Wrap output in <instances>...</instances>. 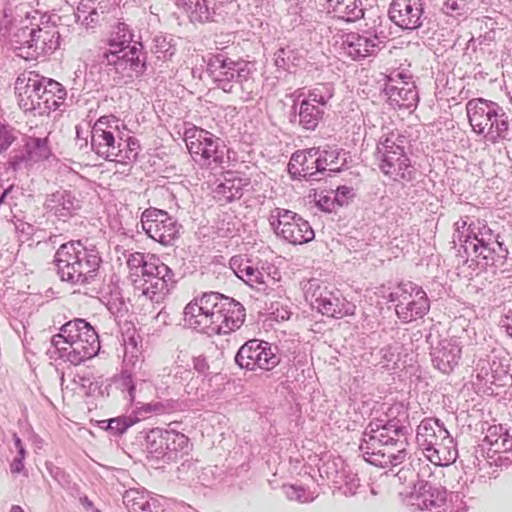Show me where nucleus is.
Listing matches in <instances>:
<instances>
[{"label": "nucleus", "instance_id": "nucleus-28", "mask_svg": "<svg viewBox=\"0 0 512 512\" xmlns=\"http://www.w3.org/2000/svg\"><path fill=\"white\" fill-rule=\"evenodd\" d=\"M30 39L27 41L30 48H34L37 53H44L47 44L52 41L50 31L42 28H33L30 30Z\"/></svg>", "mask_w": 512, "mask_h": 512}, {"label": "nucleus", "instance_id": "nucleus-24", "mask_svg": "<svg viewBox=\"0 0 512 512\" xmlns=\"http://www.w3.org/2000/svg\"><path fill=\"white\" fill-rule=\"evenodd\" d=\"M247 179H243L232 172H227L224 180L217 186L216 193L226 202L239 199Z\"/></svg>", "mask_w": 512, "mask_h": 512}, {"label": "nucleus", "instance_id": "nucleus-34", "mask_svg": "<svg viewBox=\"0 0 512 512\" xmlns=\"http://www.w3.org/2000/svg\"><path fill=\"white\" fill-rule=\"evenodd\" d=\"M331 98V94L329 92H324L323 88L316 87L309 91L308 98L304 101H310V103L318 104L325 106L329 99Z\"/></svg>", "mask_w": 512, "mask_h": 512}, {"label": "nucleus", "instance_id": "nucleus-39", "mask_svg": "<svg viewBox=\"0 0 512 512\" xmlns=\"http://www.w3.org/2000/svg\"><path fill=\"white\" fill-rule=\"evenodd\" d=\"M193 368L198 373L204 374L209 370L210 366H209V363H208L206 357L197 356V357H194V359H193Z\"/></svg>", "mask_w": 512, "mask_h": 512}, {"label": "nucleus", "instance_id": "nucleus-27", "mask_svg": "<svg viewBox=\"0 0 512 512\" xmlns=\"http://www.w3.org/2000/svg\"><path fill=\"white\" fill-rule=\"evenodd\" d=\"M118 138L119 154L117 155L116 160L119 162H126L135 159L140 148L139 140L133 136H127L125 139L122 136H118Z\"/></svg>", "mask_w": 512, "mask_h": 512}, {"label": "nucleus", "instance_id": "nucleus-40", "mask_svg": "<svg viewBox=\"0 0 512 512\" xmlns=\"http://www.w3.org/2000/svg\"><path fill=\"white\" fill-rule=\"evenodd\" d=\"M11 472L16 474L24 469V462L22 459L15 458L10 465Z\"/></svg>", "mask_w": 512, "mask_h": 512}, {"label": "nucleus", "instance_id": "nucleus-33", "mask_svg": "<svg viewBox=\"0 0 512 512\" xmlns=\"http://www.w3.org/2000/svg\"><path fill=\"white\" fill-rule=\"evenodd\" d=\"M52 345L59 351L60 357L66 360L65 354L70 350V343L63 333V326L60 328V333L52 337Z\"/></svg>", "mask_w": 512, "mask_h": 512}, {"label": "nucleus", "instance_id": "nucleus-45", "mask_svg": "<svg viewBox=\"0 0 512 512\" xmlns=\"http://www.w3.org/2000/svg\"><path fill=\"white\" fill-rule=\"evenodd\" d=\"M9 512H25L19 505H13Z\"/></svg>", "mask_w": 512, "mask_h": 512}, {"label": "nucleus", "instance_id": "nucleus-37", "mask_svg": "<svg viewBox=\"0 0 512 512\" xmlns=\"http://www.w3.org/2000/svg\"><path fill=\"white\" fill-rule=\"evenodd\" d=\"M147 443V448L150 452H157V445L159 444L161 447L163 444V437L160 431H151V433L147 436Z\"/></svg>", "mask_w": 512, "mask_h": 512}, {"label": "nucleus", "instance_id": "nucleus-9", "mask_svg": "<svg viewBox=\"0 0 512 512\" xmlns=\"http://www.w3.org/2000/svg\"><path fill=\"white\" fill-rule=\"evenodd\" d=\"M235 362L250 371L271 370L278 364L279 359L268 342L252 339L240 347Z\"/></svg>", "mask_w": 512, "mask_h": 512}, {"label": "nucleus", "instance_id": "nucleus-49", "mask_svg": "<svg viewBox=\"0 0 512 512\" xmlns=\"http://www.w3.org/2000/svg\"><path fill=\"white\" fill-rule=\"evenodd\" d=\"M160 406L161 405L159 403L154 404L153 405V410H159Z\"/></svg>", "mask_w": 512, "mask_h": 512}, {"label": "nucleus", "instance_id": "nucleus-29", "mask_svg": "<svg viewBox=\"0 0 512 512\" xmlns=\"http://www.w3.org/2000/svg\"><path fill=\"white\" fill-rule=\"evenodd\" d=\"M328 8L340 17L355 16L356 0H327Z\"/></svg>", "mask_w": 512, "mask_h": 512}, {"label": "nucleus", "instance_id": "nucleus-11", "mask_svg": "<svg viewBox=\"0 0 512 512\" xmlns=\"http://www.w3.org/2000/svg\"><path fill=\"white\" fill-rule=\"evenodd\" d=\"M141 224L150 238L165 246L170 245L178 235L175 221L164 210L146 209L142 213Z\"/></svg>", "mask_w": 512, "mask_h": 512}, {"label": "nucleus", "instance_id": "nucleus-20", "mask_svg": "<svg viewBox=\"0 0 512 512\" xmlns=\"http://www.w3.org/2000/svg\"><path fill=\"white\" fill-rule=\"evenodd\" d=\"M318 309L323 315L337 319L353 316L356 312V306L353 303L332 293L318 299Z\"/></svg>", "mask_w": 512, "mask_h": 512}, {"label": "nucleus", "instance_id": "nucleus-4", "mask_svg": "<svg viewBox=\"0 0 512 512\" xmlns=\"http://www.w3.org/2000/svg\"><path fill=\"white\" fill-rule=\"evenodd\" d=\"M63 333L70 343L65 354L66 361L79 365L97 355L100 349L98 335L94 328L83 319H75L63 325Z\"/></svg>", "mask_w": 512, "mask_h": 512}, {"label": "nucleus", "instance_id": "nucleus-26", "mask_svg": "<svg viewBox=\"0 0 512 512\" xmlns=\"http://www.w3.org/2000/svg\"><path fill=\"white\" fill-rule=\"evenodd\" d=\"M323 111L310 101H302L299 110V123L306 130H314L322 118Z\"/></svg>", "mask_w": 512, "mask_h": 512}, {"label": "nucleus", "instance_id": "nucleus-22", "mask_svg": "<svg viewBox=\"0 0 512 512\" xmlns=\"http://www.w3.org/2000/svg\"><path fill=\"white\" fill-rule=\"evenodd\" d=\"M461 357V347L455 341H444L435 355L436 367L443 373H450Z\"/></svg>", "mask_w": 512, "mask_h": 512}, {"label": "nucleus", "instance_id": "nucleus-6", "mask_svg": "<svg viewBox=\"0 0 512 512\" xmlns=\"http://www.w3.org/2000/svg\"><path fill=\"white\" fill-rule=\"evenodd\" d=\"M47 86L56 88L59 83L46 80L33 71L20 74L15 82V95L19 107L24 111H32L41 107L42 100L48 103L47 94L51 93V90H48Z\"/></svg>", "mask_w": 512, "mask_h": 512}, {"label": "nucleus", "instance_id": "nucleus-7", "mask_svg": "<svg viewBox=\"0 0 512 512\" xmlns=\"http://www.w3.org/2000/svg\"><path fill=\"white\" fill-rule=\"evenodd\" d=\"M119 119L114 115H105L97 119L91 130L93 151L107 161L116 160L119 154Z\"/></svg>", "mask_w": 512, "mask_h": 512}, {"label": "nucleus", "instance_id": "nucleus-16", "mask_svg": "<svg viewBox=\"0 0 512 512\" xmlns=\"http://www.w3.org/2000/svg\"><path fill=\"white\" fill-rule=\"evenodd\" d=\"M377 36L365 37L355 32L343 36L342 49L352 60H359L374 54L380 45Z\"/></svg>", "mask_w": 512, "mask_h": 512}, {"label": "nucleus", "instance_id": "nucleus-46", "mask_svg": "<svg viewBox=\"0 0 512 512\" xmlns=\"http://www.w3.org/2000/svg\"><path fill=\"white\" fill-rule=\"evenodd\" d=\"M18 454L19 456L17 457L18 459H22L24 460V457H25V449L24 447H21L19 450H18Z\"/></svg>", "mask_w": 512, "mask_h": 512}, {"label": "nucleus", "instance_id": "nucleus-32", "mask_svg": "<svg viewBox=\"0 0 512 512\" xmlns=\"http://www.w3.org/2000/svg\"><path fill=\"white\" fill-rule=\"evenodd\" d=\"M317 156L319 158V161H317L318 172L325 171L327 169L331 171L336 169L335 165L337 156L335 151H321L318 148Z\"/></svg>", "mask_w": 512, "mask_h": 512}, {"label": "nucleus", "instance_id": "nucleus-17", "mask_svg": "<svg viewBox=\"0 0 512 512\" xmlns=\"http://www.w3.org/2000/svg\"><path fill=\"white\" fill-rule=\"evenodd\" d=\"M318 148L298 150L292 154L288 163V171L293 178H305L318 172Z\"/></svg>", "mask_w": 512, "mask_h": 512}, {"label": "nucleus", "instance_id": "nucleus-14", "mask_svg": "<svg viewBox=\"0 0 512 512\" xmlns=\"http://www.w3.org/2000/svg\"><path fill=\"white\" fill-rule=\"evenodd\" d=\"M498 105L483 98L469 100L466 104V112L473 131L483 134L494 126V118L498 117Z\"/></svg>", "mask_w": 512, "mask_h": 512}, {"label": "nucleus", "instance_id": "nucleus-38", "mask_svg": "<svg viewBox=\"0 0 512 512\" xmlns=\"http://www.w3.org/2000/svg\"><path fill=\"white\" fill-rule=\"evenodd\" d=\"M144 262H145V260H144V256H143V254H141V253H135V254H132V255L129 257V259H128V261H127V264H128V266H129L130 268H133V267H134V268L136 269V273H135V275L139 276V275H138V270H139V269L141 270L142 265H143V263H144Z\"/></svg>", "mask_w": 512, "mask_h": 512}, {"label": "nucleus", "instance_id": "nucleus-48", "mask_svg": "<svg viewBox=\"0 0 512 512\" xmlns=\"http://www.w3.org/2000/svg\"><path fill=\"white\" fill-rule=\"evenodd\" d=\"M93 16H98V15H97V13H96V11H94V10H93V11L91 12V14H90L91 22H93V21H94Z\"/></svg>", "mask_w": 512, "mask_h": 512}, {"label": "nucleus", "instance_id": "nucleus-50", "mask_svg": "<svg viewBox=\"0 0 512 512\" xmlns=\"http://www.w3.org/2000/svg\"><path fill=\"white\" fill-rule=\"evenodd\" d=\"M425 508H429V505L424 502Z\"/></svg>", "mask_w": 512, "mask_h": 512}, {"label": "nucleus", "instance_id": "nucleus-2", "mask_svg": "<svg viewBox=\"0 0 512 512\" xmlns=\"http://www.w3.org/2000/svg\"><path fill=\"white\" fill-rule=\"evenodd\" d=\"M55 262L62 280L78 282L99 267L100 258L88 253L79 241L62 244L55 254Z\"/></svg>", "mask_w": 512, "mask_h": 512}, {"label": "nucleus", "instance_id": "nucleus-43", "mask_svg": "<svg viewBox=\"0 0 512 512\" xmlns=\"http://www.w3.org/2000/svg\"><path fill=\"white\" fill-rule=\"evenodd\" d=\"M120 422H121V420H120V419H111V420L109 421V428L113 429V428H114V427H113V424H114V423H116V424H117V426H118V425L120 424ZM126 428H127V425H126V424H124L122 428H118V427H117L118 431H119V432H121V433H122V432H124V431L126 430Z\"/></svg>", "mask_w": 512, "mask_h": 512}, {"label": "nucleus", "instance_id": "nucleus-8", "mask_svg": "<svg viewBox=\"0 0 512 512\" xmlns=\"http://www.w3.org/2000/svg\"><path fill=\"white\" fill-rule=\"evenodd\" d=\"M185 136L186 146L196 162L209 166L212 162L220 163L222 161L220 138L197 127L187 130Z\"/></svg>", "mask_w": 512, "mask_h": 512}, {"label": "nucleus", "instance_id": "nucleus-19", "mask_svg": "<svg viewBox=\"0 0 512 512\" xmlns=\"http://www.w3.org/2000/svg\"><path fill=\"white\" fill-rule=\"evenodd\" d=\"M424 453L427 459L437 466H448L457 458V450L449 432L445 438L426 448Z\"/></svg>", "mask_w": 512, "mask_h": 512}, {"label": "nucleus", "instance_id": "nucleus-10", "mask_svg": "<svg viewBox=\"0 0 512 512\" xmlns=\"http://www.w3.org/2000/svg\"><path fill=\"white\" fill-rule=\"evenodd\" d=\"M237 262V259H232V264L237 266L236 275L250 287L266 295L281 281L280 271L272 265L259 269L250 260H242L239 264Z\"/></svg>", "mask_w": 512, "mask_h": 512}, {"label": "nucleus", "instance_id": "nucleus-47", "mask_svg": "<svg viewBox=\"0 0 512 512\" xmlns=\"http://www.w3.org/2000/svg\"><path fill=\"white\" fill-rule=\"evenodd\" d=\"M15 446L16 448L19 450L21 447H24L23 444H22V441L20 438L16 437L15 438Z\"/></svg>", "mask_w": 512, "mask_h": 512}, {"label": "nucleus", "instance_id": "nucleus-12", "mask_svg": "<svg viewBox=\"0 0 512 512\" xmlns=\"http://www.w3.org/2000/svg\"><path fill=\"white\" fill-rule=\"evenodd\" d=\"M141 276L142 278L133 279L134 287L152 299L157 291L163 288L164 283L171 279L172 273L159 258L151 256L143 263Z\"/></svg>", "mask_w": 512, "mask_h": 512}, {"label": "nucleus", "instance_id": "nucleus-35", "mask_svg": "<svg viewBox=\"0 0 512 512\" xmlns=\"http://www.w3.org/2000/svg\"><path fill=\"white\" fill-rule=\"evenodd\" d=\"M354 197V191L352 187L340 186L336 189L334 199L337 206L342 207L348 205Z\"/></svg>", "mask_w": 512, "mask_h": 512}, {"label": "nucleus", "instance_id": "nucleus-36", "mask_svg": "<svg viewBox=\"0 0 512 512\" xmlns=\"http://www.w3.org/2000/svg\"><path fill=\"white\" fill-rule=\"evenodd\" d=\"M15 140L13 129L6 125H0V153L7 150Z\"/></svg>", "mask_w": 512, "mask_h": 512}, {"label": "nucleus", "instance_id": "nucleus-31", "mask_svg": "<svg viewBox=\"0 0 512 512\" xmlns=\"http://www.w3.org/2000/svg\"><path fill=\"white\" fill-rule=\"evenodd\" d=\"M313 200L315 201L316 205L325 212H332L336 209L337 204L334 199L332 198L331 193L324 191H317L315 190L313 195Z\"/></svg>", "mask_w": 512, "mask_h": 512}, {"label": "nucleus", "instance_id": "nucleus-3", "mask_svg": "<svg viewBox=\"0 0 512 512\" xmlns=\"http://www.w3.org/2000/svg\"><path fill=\"white\" fill-rule=\"evenodd\" d=\"M401 143L393 133H389L378 142L375 156L385 176L394 181H410L413 179V169Z\"/></svg>", "mask_w": 512, "mask_h": 512}, {"label": "nucleus", "instance_id": "nucleus-44", "mask_svg": "<svg viewBox=\"0 0 512 512\" xmlns=\"http://www.w3.org/2000/svg\"><path fill=\"white\" fill-rule=\"evenodd\" d=\"M176 441L186 445L188 443V438L182 433H176Z\"/></svg>", "mask_w": 512, "mask_h": 512}, {"label": "nucleus", "instance_id": "nucleus-41", "mask_svg": "<svg viewBox=\"0 0 512 512\" xmlns=\"http://www.w3.org/2000/svg\"><path fill=\"white\" fill-rule=\"evenodd\" d=\"M177 6L182 7L184 9H192L196 6L199 0H175Z\"/></svg>", "mask_w": 512, "mask_h": 512}, {"label": "nucleus", "instance_id": "nucleus-30", "mask_svg": "<svg viewBox=\"0 0 512 512\" xmlns=\"http://www.w3.org/2000/svg\"><path fill=\"white\" fill-rule=\"evenodd\" d=\"M127 46H131L130 41L126 39H116L112 38L109 40V48L104 53V59L107 63L115 62L117 56L122 54L124 50H126Z\"/></svg>", "mask_w": 512, "mask_h": 512}, {"label": "nucleus", "instance_id": "nucleus-25", "mask_svg": "<svg viewBox=\"0 0 512 512\" xmlns=\"http://www.w3.org/2000/svg\"><path fill=\"white\" fill-rule=\"evenodd\" d=\"M140 55L141 48L136 44L127 46L126 50L117 56L115 62H109L108 65H112L118 72H138L140 67Z\"/></svg>", "mask_w": 512, "mask_h": 512}, {"label": "nucleus", "instance_id": "nucleus-15", "mask_svg": "<svg viewBox=\"0 0 512 512\" xmlns=\"http://www.w3.org/2000/svg\"><path fill=\"white\" fill-rule=\"evenodd\" d=\"M422 5L420 0H393L390 19L403 29H415L421 25Z\"/></svg>", "mask_w": 512, "mask_h": 512}, {"label": "nucleus", "instance_id": "nucleus-18", "mask_svg": "<svg viewBox=\"0 0 512 512\" xmlns=\"http://www.w3.org/2000/svg\"><path fill=\"white\" fill-rule=\"evenodd\" d=\"M50 154L47 139L30 138L25 144L24 152L12 158L11 165L14 169H17L22 162L32 165L48 159Z\"/></svg>", "mask_w": 512, "mask_h": 512}, {"label": "nucleus", "instance_id": "nucleus-42", "mask_svg": "<svg viewBox=\"0 0 512 512\" xmlns=\"http://www.w3.org/2000/svg\"><path fill=\"white\" fill-rule=\"evenodd\" d=\"M496 131L498 134L506 132L508 130V123L505 120L498 121L497 118L493 119Z\"/></svg>", "mask_w": 512, "mask_h": 512}, {"label": "nucleus", "instance_id": "nucleus-13", "mask_svg": "<svg viewBox=\"0 0 512 512\" xmlns=\"http://www.w3.org/2000/svg\"><path fill=\"white\" fill-rule=\"evenodd\" d=\"M409 289H403L396 305V313L404 322H411L417 318H422L430 308L426 292L416 285H409Z\"/></svg>", "mask_w": 512, "mask_h": 512}, {"label": "nucleus", "instance_id": "nucleus-5", "mask_svg": "<svg viewBox=\"0 0 512 512\" xmlns=\"http://www.w3.org/2000/svg\"><path fill=\"white\" fill-rule=\"evenodd\" d=\"M269 222L277 236L293 245L308 243L315 237L309 222L288 209L275 208L272 210Z\"/></svg>", "mask_w": 512, "mask_h": 512}, {"label": "nucleus", "instance_id": "nucleus-23", "mask_svg": "<svg viewBox=\"0 0 512 512\" xmlns=\"http://www.w3.org/2000/svg\"><path fill=\"white\" fill-rule=\"evenodd\" d=\"M483 441L493 453L512 450V436L501 425L490 426Z\"/></svg>", "mask_w": 512, "mask_h": 512}, {"label": "nucleus", "instance_id": "nucleus-1", "mask_svg": "<svg viewBox=\"0 0 512 512\" xmlns=\"http://www.w3.org/2000/svg\"><path fill=\"white\" fill-rule=\"evenodd\" d=\"M245 309L229 298L203 294L190 301L184 309V321L191 328L209 335L228 334L240 328Z\"/></svg>", "mask_w": 512, "mask_h": 512}, {"label": "nucleus", "instance_id": "nucleus-21", "mask_svg": "<svg viewBox=\"0 0 512 512\" xmlns=\"http://www.w3.org/2000/svg\"><path fill=\"white\" fill-rule=\"evenodd\" d=\"M448 430L438 419L425 418L417 428L416 439L418 444L426 450L432 444L446 437Z\"/></svg>", "mask_w": 512, "mask_h": 512}]
</instances>
